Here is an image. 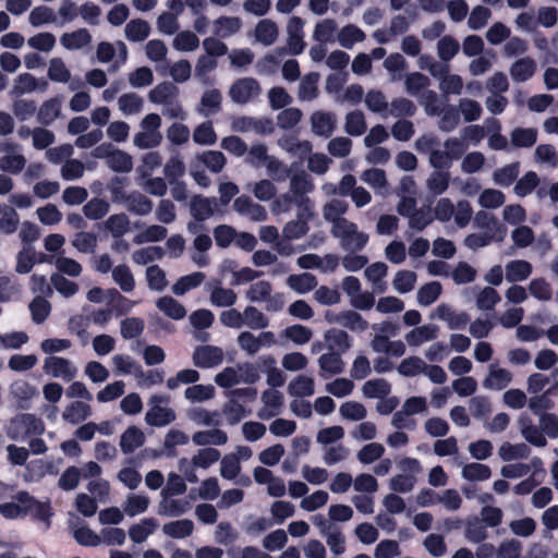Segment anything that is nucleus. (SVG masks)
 <instances>
[{
  "label": "nucleus",
  "instance_id": "f257e3e1",
  "mask_svg": "<svg viewBox=\"0 0 558 558\" xmlns=\"http://www.w3.org/2000/svg\"><path fill=\"white\" fill-rule=\"evenodd\" d=\"M314 190L315 183L308 173L303 170L294 172L290 175L288 190L272 201L271 213L283 215L295 208L301 217L314 216L315 203L310 197Z\"/></svg>",
  "mask_w": 558,
  "mask_h": 558
},
{
  "label": "nucleus",
  "instance_id": "f03ea898",
  "mask_svg": "<svg viewBox=\"0 0 558 558\" xmlns=\"http://www.w3.org/2000/svg\"><path fill=\"white\" fill-rule=\"evenodd\" d=\"M414 149L421 155H427L434 170H449L464 155L466 145L461 138L451 136L445 140L440 148L439 138L435 134L425 133L415 140Z\"/></svg>",
  "mask_w": 558,
  "mask_h": 558
},
{
  "label": "nucleus",
  "instance_id": "7ed1b4c3",
  "mask_svg": "<svg viewBox=\"0 0 558 558\" xmlns=\"http://www.w3.org/2000/svg\"><path fill=\"white\" fill-rule=\"evenodd\" d=\"M180 90L171 82H161L148 93V100L162 107V114L169 119L184 120L186 113L179 100Z\"/></svg>",
  "mask_w": 558,
  "mask_h": 558
},
{
  "label": "nucleus",
  "instance_id": "20e7f679",
  "mask_svg": "<svg viewBox=\"0 0 558 558\" xmlns=\"http://www.w3.org/2000/svg\"><path fill=\"white\" fill-rule=\"evenodd\" d=\"M169 395H153L148 400V410L145 413V423L153 427H165L177 420L175 411L169 405Z\"/></svg>",
  "mask_w": 558,
  "mask_h": 558
},
{
  "label": "nucleus",
  "instance_id": "39448f33",
  "mask_svg": "<svg viewBox=\"0 0 558 558\" xmlns=\"http://www.w3.org/2000/svg\"><path fill=\"white\" fill-rule=\"evenodd\" d=\"M330 233L339 240L340 246L348 252L362 251L369 240L368 234L361 231L357 225L349 219L331 227Z\"/></svg>",
  "mask_w": 558,
  "mask_h": 558
},
{
  "label": "nucleus",
  "instance_id": "423d86ee",
  "mask_svg": "<svg viewBox=\"0 0 558 558\" xmlns=\"http://www.w3.org/2000/svg\"><path fill=\"white\" fill-rule=\"evenodd\" d=\"M4 430L10 439L20 440L31 435L43 434L45 430V424L36 415L24 413L12 417L7 424Z\"/></svg>",
  "mask_w": 558,
  "mask_h": 558
},
{
  "label": "nucleus",
  "instance_id": "0eeeda50",
  "mask_svg": "<svg viewBox=\"0 0 558 558\" xmlns=\"http://www.w3.org/2000/svg\"><path fill=\"white\" fill-rule=\"evenodd\" d=\"M0 154V171L16 175L25 169L27 160L19 143L10 140L1 142Z\"/></svg>",
  "mask_w": 558,
  "mask_h": 558
},
{
  "label": "nucleus",
  "instance_id": "6e6552de",
  "mask_svg": "<svg viewBox=\"0 0 558 558\" xmlns=\"http://www.w3.org/2000/svg\"><path fill=\"white\" fill-rule=\"evenodd\" d=\"M262 86L254 77H241L235 80L229 87L228 96L240 106L247 105L259 98Z\"/></svg>",
  "mask_w": 558,
  "mask_h": 558
},
{
  "label": "nucleus",
  "instance_id": "1a4fd4ad",
  "mask_svg": "<svg viewBox=\"0 0 558 558\" xmlns=\"http://www.w3.org/2000/svg\"><path fill=\"white\" fill-rule=\"evenodd\" d=\"M129 50L123 41L116 44L101 41L96 48V58L100 63L112 64L109 66L110 72H117L128 60Z\"/></svg>",
  "mask_w": 558,
  "mask_h": 558
},
{
  "label": "nucleus",
  "instance_id": "9d476101",
  "mask_svg": "<svg viewBox=\"0 0 558 558\" xmlns=\"http://www.w3.org/2000/svg\"><path fill=\"white\" fill-rule=\"evenodd\" d=\"M239 348L250 356L256 355L262 348H270L277 343L272 331H262L255 336L251 331H242L236 338Z\"/></svg>",
  "mask_w": 558,
  "mask_h": 558
},
{
  "label": "nucleus",
  "instance_id": "9b49d317",
  "mask_svg": "<svg viewBox=\"0 0 558 558\" xmlns=\"http://www.w3.org/2000/svg\"><path fill=\"white\" fill-rule=\"evenodd\" d=\"M230 128L234 133H254L257 135H269L275 131L270 119L248 116L234 117Z\"/></svg>",
  "mask_w": 558,
  "mask_h": 558
},
{
  "label": "nucleus",
  "instance_id": "f8f14e48",
  "mask_svg": "<svg viewBox=\"0 0 558 558\" xmlns=\"http://www.w3.org/2000/svg\"><path fill=\"white\" fill-rule=\"evenodd\" d=\"M43 371L46 375L66 383L72 381L77 375V366L72 361L57 355H49L45 359Z\"/></svg>",
  "mask_w": 558,
  "mask_h": 558
},
{
  "label": "nucleus",
  "instance_id": "ddd939ff",
  "mask_svg": "<svg viewBox=\"0 0 558 558\" xmlns=\"http://www.w3.org/2000/svg\"><path fill=\"white\" fill-rule=\"evenodd\" d=\"M325 320L355 332H362L368 328L367 320L353 310H344L341 312L327 311Z\"/></svg>",
  "mask_w": 558,
  "mask_h": 558
},
{
  "label": "nucleus",
  "instance_id": "4468645a",
  "mask_svg": "<svg viewBox=\"0 0 558 558\" xmlns=\"http://www.w3.org/2000/svg\"><path fill=\"white\" fill-rule=\"evenodd\" d=\"M173 494H160L157 513L161 517H181L192 509V502L186 497L178 498Z\"/></svg>",
  "mask_w": 558,
  "mask_h": 558
},
{
  "label": "nucleus",
  "instance_id": "2eb2a0df",
  "mask_svg": "<svg viewBox=\"0 0 558 558\" xmlns=\"http://www.w3.org/2000/svg\"><path fill=\"white\" fill-rule=\"evenodd\" d=\"M48 88V82L44 78H37L31 73L19 74L14 81L9 95L12 98H20L23 95L33 92L45 93Z\"/></svg>",
  "mask_w": 558,
  "mask_h": 558
},
{
  "label": "nucleus",
  "instance_id": "dca6fc26",
  "mask_svg": "<svg viewBox=\"0 0 558 558\" xmlns=\"http://www.w3.org/2000/svg\"><path fill=\"white\" fill-rule=\"evenodd\" d=\"M38 397L37 388L25 379H16L9 387V398L19 409L28 410L32 400Z\"/></svg>",
  "mask_w": 558,
  "mask_h": 558
},
{
  "label": "nucleus",
  "instance_id": "f3484780",
  "mask_svg": "<svg viewBox=\"0 0 558 558\" xmlns=\"http://www.w3.org/2000/svg\"><path fill=\"white\" fill-rule=\"evenodd\" d=\"M223 357L221 348L209 344L196 347L192 355L194 365L199 368L216 367L222 363Z\"/></svg>",
  "mask_w": 558,
  "mask_h": 558
},
{
  "label": "nucleus",
  "instance_id": "a211bd4d",
  "mask_svg": "<svg viewBox=\"0 0 558 558\" xmlns=\"http://www.w3.org/2000/svg\"><path fill=\"white\" fill-rule=\"evenodd\" d=\"M262 408L257 411L260 420L268 421L278 416L283 407V395L276 389H266L260 395Z\"/></svg>",
  "mask_w": 558,
  "mask_h": 558
},
{
  "label": "nucleus",
  "instance_id": "6ab92c4d",
  "mask_svg": "<svg viewBox=\"0 0 558 558\" xmlns=\"http://www.w3.org/2000/svg\"><path fill=\"white\" fill-rule=\"evenodd\" d=\"M337 116L330 111L316 110L310 117L314 135L328 138L337 129Z\"/></svg>",
  "mask_w": 558,
  "mask_h": 558
},
{
  "label": "nucleus",
  "instance_id": "aec40b11",
  "mask_svg": "<svg viewBox=\"0 0 558 558\" xmlns=\"http://www.w3.org/2000/svg\"><path fill=\"white\" fill-rule=\"evenodd\" d=\"M304 25L305 22L300 16H292L287 24V46L291 54H301L305 49L304 41Z\"/></svg>",
  "mask_w": 558,
  "mask_h": 558
},
{
  "label": "nucleus",
  "instance_id": "412c9836",
  "mask_svg": "<svg viewBox=\"0 0 558 558\" xmlns=\"http://www.w3.org/2000/svg\"><path fill=\"white\" fill-rule=\"evenodd\" d=\"M512 379L513 375L509 369L492 363L487 366V375L484 377L482 385L487 390L500 391L508 387Z\"/></svg>",
  "mask_w": 558,
  "mask_h": 558
},
{
  "label": "nucleus",
  "instance_id": "4be33fe9",
  "mask_svg": "<svg viewBox=\"0 0 558 558\" xmlns=\"http://www.w3.org/2000/svg\"><path fill=\"white\" fill-rule=\"evenodd\" d=\"M233 209L243 217L251 221L262 222L268 217L267 210L264 206L255 203L251 197L241 195L233 202Z\"/></svg>",
  "mask_w": 558,
  "mask_h": 558
},
{
  "label": "nucleus",
  "instance_id": "5701e85b",
  "mask_svg": "<svg viewBox=\"0 0 558 558\" xmlns=\"http://www.w3.org/2000/svg\"><path fill=\"white\" fill-rule=\"evenodd\" d=\"M537 71L536 61L530 56H523L513 61L509 74L513 82L524 83L531 80Z\"/></svg>",
  "mask_w": 558,
  "mask_h": 558
},
{
  "label": "nucleus",
  "instance_id": "b1692460",
  "mask_svg": "<svg viewBox=\"0 0 558 558\" xmlns=\"http://www.w3.org/2000/svg\"><path fill=\"white\" fill-rule=\"evenodd\" d=\"M473 227L483 230L484 233H493L497 239L504 240L506 236V228L498 221L494 214L486 210L475 213Z\"/></svg>",
  "mask_w": 558,
  "mask_h": 558
},
{
  "label": "nucleus",
  "instance_id": "393cba45",
  "mask_svg": "<svg viewBox=\"0 0 558 558\" xmlns=\"http://www.w3.org/2000/svg\"><path fill=\"white\" fill-rule=\"evenodd\" d=\"M434 317L446 322L449 329H463L470 322V317L464 312H456L446 303L439 304L434 313Z\"/></svg>",
  "mask_w": 558,
  "mask_h": 558
},
{
  "label": "nucleus",
  "instance_id": "a878e982",
  "mask_svg": "<svg viewBox=\"0 0 558 558\" xmlns=\"http://www.w3.org/2000/svg\"><path fill=\"white\" fill-rule=\"evenodd\" d=\"M439 327L434 324L417 326L405 333L404 340L411 348H418L426 342L434 341L438 338Z\"/></svg>",
  "mask_w": 558,
  "mask_h": 558
},
{
  "label": "nucleus",
  "instance_id": "bb28decb",
  "mask_svg": "<svg viewBox=\"0 0 558 558\" xmlns=\"http://www.w3.org/2000/svg\"><path fill=\"white\" fill-rule=\"evenodd\" d=\"M519 428L522 437L531 445L543 448L547 445L545 435L542 433L539 425H535L531 417L522 414L518 418Z\"/></svg>",
  "mask_w": 558,
  "mask_h": 558
},
{
  "label": "nucleus",
  "instance_id": "cd10ccee",
  "mask_svg": "<svg viewBox=\"0 0 558 558\" xmlns=\"http://www.w3.org/2000/svg\"><path fill=\"white\" fill-rule=\"evenodd\" d=\"M92 407L88 402L75 400L70 402L62 411L63 422L71 425H78L92 415Z\"/></svg>",
  "mask_w": 558,
  "mask_h": 558
},
{
  "label": "nucleus",
  "instance_id": "c85d7f7f",
  "mask_svg": "<svg viewBox=\"0 0 558 558\" xmlns=\"http://www.w3.org/2000/svg\"><path fill=\"white\" fill-rule=\"evenodd\" d=\"M339 26L331 17L318 21L313 29L312 38L319 44H333L337 41Z\"/></svg>",
  "mask_w": 558,
  "mask_h": 558
},
{
  "label": "nucleus",
  "instance_id": "c756f323",
  "mask_svg": "<svg viewBox=\"0 0 558 558\" xmlns=\"http://www.w3.org/2000/svg\"><path fill=\"white\" fill-rule=\"evenodd\" d=\"M349 204L340 198H332L328 201L322 208L323 218L331 225V227L342 223L348 220L344 215L348 213Z\"/></svg>",
  "mask_w": 558,
  "mask_h": 558
},
{
  "label": "nucleus",
  "instance_id": "7c9ffc66",
  "mask_svg": "<svg viewBox=\"0 0 558 558\" xmlns=\"http://www.w3.org/2000/svg\"><path fill=\"white\" fill-rule=\"evenodd\" d=\"M324 339L329 351L343 354L352 347V339L343 329L332 328L325 332Z\"/></svg>",
  "mask_w": 558,
  "mask_h": 558
},
{
  "label": "nucleus",
  "instance_id": "2f4dec72",
  "mask_svg": "<svg viewBox=\"0 0 558 558\" xmlns=\"http://www.w3.org/2000/svg\"><path fill=\"white\" fill-rule=\"evenodd\" d=\"M533 272V266L525 259H512L505 266V277L508 282H522L527 280Z\"/></svg>",
  "mask_w": 558,
  "mask_h": 558
},
{
  "label": "nucleus",
  "instance_id": "473e14b6",
  "mask_svg": "<svg viewBox=\"0 0 558 558\" xmlns=\"http://www.w3.org/2000/svg\"><path fill=\"white\" fill-rule=\"evenodd\" d=\"M62 110V100L58 97L45 100L37 108L36 118L41 125L52 124L60 116Z\"/></svg>",
  "mask_w": 558,
  "mask_h": 558
},
{
  "label": "nucleus",
  "instance_id": "72a5a7b5",
  "mask_svg": "<svg viewBox=\"0 0 558 558\" xmlns=\"http://www.w3.org/2000/svg\"><path fill=\"white\" fill-rule=\"evenodd\" d=\"M254 37L262 45L271 46L279 37V26L270 19L260 20L255 26Z\"/></svg>",
  "mask_w": 558,
  "mask_h": 558
},
{
  "label": "nucleus",
  "instance_id": "f704fd0d",
  "mask_svg": "<svg viewBox=\"0 0 558 558\" xmlns=\"http://www.w3.org/2000/svg\"><path fill=\"white\" fill-rule=\"evenodd\" d=\"M319 375L327 378L332 375L341 374L344 369V362L341 354L335 352H327L318 359Z\"/></svg>",
  "mask_w": 558,
  "mask_h": 558
},
{
  "label": "nucleus",
  "instance_id": "c9c22d12",
  "mask_svg": "<svg viewBox=\"0 0 558 558\" xmlns=\"http://www.w3.org/2000/svg\"><path fill=\"white\" fill-rule=\"evenodd\" d=\"M146 436L137 426H129L120 437V448L125 454L134 452L145 444Z\"/></svg>",
  "mask_w": 558,
  "mask_h": 558
},
{
  "label": "nucleus",
  "instance_id": "e433bc0d",
  "mask_svg": "<svg viewBox=\"0 0 558 558\" xmlns=\"http://www.w3.org/2000/svg\"><path fill=\"white\" fill-rule=\"evenodd\" d=\"M388 267L383 262H377L364 270V276L372 283L374 293H384L387 289V284L384 281V278L387 276Z\"/></svg>",
  "mask_w": 558,
  "mask_h": 558
},
{
  "label": "nucleus",
  "instance_id": "4c0bfd02",
  "mask_svg": "<svg viewBox=\"0 0 558 558\" xmlns=\"http://www.w3.org/2000/svg\"><path fill=\"white\" fill-rule=\"evenodd\" d=\"M366 39V34L355 24H347L339 28L337 43L345 49H352L354 45L363 43Z\"/></svg>",
  "mask_w": 558,
  "mask_h": 558
},
{
  "label": "nucleus",
  "instance_id": "58836bf2",
  "mask_svg": "<svg viewBox=\"0 0 558 558\" xmlns=\"http://www.w3.org/2000/svg\"><path fill=\"white\" fill-rule=\"evenodd\" d=\"M450 173L448 170H434L425 181V187L432 196L442 195L449 187Z\"/></svg>",
  "mask_w": 558,
  "mask_h": 558
},
{
  "label": "nucleus",
  "instance_id": "ea45409f",
  "mask_svg": "<svg viewBox=\"0 0 558 558\" xmlns=\"http://www.w3.org/2000/svg\"><path fill=\"white\" fill-rule=\"evenodd\" d=\"M361 180L380 195H384L388 192L389 183L386 172L383 169H366L361 173Z\"/></svg>",
  "mask_w": 558,
  "mask_h": 558
},
{
  "label": "nucleus",
  "instance_id": "a19ab883",
  "mask_svg": "<svg viewBox=\"0 0 558 558\" xmlns=\"http://www.w3.org/2000/svg\"><path fill=\"white\" fill-rule=\"evenodd\" d=\"M242 26L243 22L238 16H220L214 21L213 32L217 37L228 38L239 33Z\"/></svg>",
  "mask_w": 558,
  "mask_h": 558
},
{
  "label": "nucleus",
  "instance_id": "79ce46f5",
  "mask_svg": "<svg viewBox=\"0 0 558 558\" xmlns=\"http://www.w3.org/2000/svg\"><path fill=\"white\" fill-rule=\"evenodd\" d=\"M228 434L219 428L198 430L192 436L196 446H223L228 442Z\"/></svg>",
  "mask_w": 558,
  "mask_h": 558
},
{
  "label": "nucleus",
  "instance_id": "37998d69",
  "mask_svg": "<svg viewBox=\"0 0 558 558\" xmlns=\"http://www.w3.org/2000/svg\"><path fill=\"white\" fill-rule=\"evenodd\" d=\"M416 113L415 104L405 97L393 98L388 102V110L386 111V118L392 117L399 119L411 118Z\"/></svg>",
  "mask_w": 558,
  "mask_h": 558
},
{
  "label": "nucleus",
  "instance_id": "c03bdc74",
  "mask_svg": "<svg viewBox=\"0 0 558 558\" xmlns=\"http://www.w3.org/2000/svg\"><path fill=\"white\" fill-rule=\"evenodd\" d=\"M151 27L143 19H133L124 27V37L131 43H141L148 38Z\"/></svg>",
  "mask_w": 558,
  "mask_h": 558
},
{
  "label": "nucleus",
  "instance_id": "a18cd8bd",
  "mask_svg": "<svg viewBox=\"0 0 558 558\" xmlns=\"http://www.w3.org/2000/svg\"><path fill=\"white\" fill-rule=\"evenodd\" d=\"M92 43V35L86 28H80L71 33H64L60 37V44L66 50H80Z\"/></svg>",
  "mask_w": 558,
  "mask_h": 558
},
{
  "label": "nucleus",
  "instance_id": "49530a36",
  "mask_svg": "<svg viewBox=\"0 0 558 558\" xmlns=\"http://www.w3.org/2000/svg\"><path fill=\"white\" fill-rule=\"evenodd\" d=\"M216 201L214 198L194 196L191 199L190 211L197 221H204L214 215Z\"/></svg>",
  "mask_w": 558,
  "mask_h": 558
},
{
  "label": "nucleus",
  "instance_id": "de8ad7c7",
  "mask_svg": "<svg viewBox=\"0 0 558 558\" xmlns=\"http://www.w3.org/2000/svg\"><path fill=\"white\" fill-rule=\"evenodd\" d=\"M157 308L173 320H181L186 316V308L172 296L165 295L156 301Z\"/></svg>",
  "mask_w": 558,
  "mask_h": 558
},
{
  "label": "nucleus",
  "instance_id": "09e8293b",
  "mask_svg": "<svg viewBox=\"0 0 558 558\" xmlns=\"http://www.w3.org/2000/svg\"><path fill=\"white\" fill-rule=\"evenodd\" d=\"M125 209L136 216H148L154 208L153 201L138 191H132Z\"/></svg>",
  "mask_w": 558,
  "mask_h": 558
},
{
  "label": "nucleus",
  "instance_id": "8fccbe9b",
  "mask_svg": "<svg viewBox=\"0 0 558 558\" xmlns=\"http://www.w3.org/2000/svg\"><path fill=\"white\" fill-rule=\"evenodd\" d=\"M161 530L166 536L181 539L192 535L194 523L190 519H180L163 524Z\"/></svg>",
  "mask_w": 558,
  "mask_h": 558
},
{
  "label": "nucleus",
  "instance_id": "3c124183",
  "mask_svg": "<svg viewBox=\"0 0 558 558\" xmlns=\"http://www.w3.org/2000/svg\"><path fill=\"white\" fill-rule=\"evenodd\" d=\"M430 80L428 76L421 72H412L404 77V89L413 97L418 98L422 93L429 90Z\"/></svg>",
  "mask_w": 558,
  "mask_h": 558
},
{
  "label": "nucleus",
  "instance_id": "603ef678",
  "mask_svg": "<svg viewBox=\"0 0 558 558\" xmlns=\"http://www.w3.org/2000/svg\"><path fill=\"white\" fill-rule=\"evenodd\" d=\"M113 282L125 293L135 289V278L131 268L125 264H119L112 268Z\"/></svg>",
  "mask_w": 558,
  "mask_h": 558
},
{
  "label": "nucleus",
  "instance_id": "864d4df0",
  "mask_svg": "<svg viewBox=\"0 0 558 558\" xmlns=\"http://www.w3.org/2000/svg\"><path fill=\"white\" fill-rule=\"evenodd\" d=\"M537 141V130L534 128H515L510 133V145L514 148H530Z\"/></svg>",
  "mask_w": 558,
  "mask_h": 558
},
{
  "label": "nucleus",
  "instance_id": "5fc2aeb1",
  "mask_svg": "<svg viewBox=\"0 0 558 558\" xmlns=\"http://www.w3.org/2000/svg\"><path fill=\"white\" fill-rule=\"evenodd\" d=\"M318 73H308L300 82L298 97L301 101H312L318 97Z\"/></svg>",
  "mask_w": 558,
  "mask_h": 558
},
{
  "label": "nucleus",
  "instance_id": "6e6d98bb",
  "mask_svg": "<svg viewBox=\"0 0 558 558\" xmlns=\"http://www.w3.org/2000/svg\"><path fill=\"white\" fill-rule=\"evenodd\" d=\"M222 95L217 88L207 89L203 93L198 112L205 117L218 112L221 108Z\"/></svg>",
  "mask_w": 558,
  "mask_h": 558
},
{
  "label": "nucleus",
  "instance_id": "4d7b16f0",
  "mask_svg": "<svg viewBox=\"0 0 558 558\" xmlns=\"http://www.w3.org/2000/svg\"><path fill=\"white\" fill-rule=\"evenodd\" d=\"M460 50V43L451 35L440 37L436 44V52L441 62L451 61Z\"/></svg>",
  "mask_w": 558,
  "mask_h": 558
},
{
  "label": "nucleus",
  "instance_id": "13d9d810",
  "mask_svg": "<svg viewBox=\"0 0 558 558\" xmlns=\"http://www.w3.org/2000/svg\"><path fill=\"white\" fill-rule=\"evenodd\" d=\"M20 225L17 211L8 205L0 204V234H13Z\"/></svg>",
  "mask_w": 558,
  "mask_h": 558
},
{
  "label": "nucleus",
  "instance_id": "bf43d9fd",
  "mask_svg": "<svg viewBox=\"0 0 558 558\" xmlns=\"http://www.w3.org/2000/svg\"><path fill=\"white\" fill-rule=\"evenodd\" d=\"M150 498L145 494H130L123 502V511L129 517H135L147 511Z\"/></svg>",
  "mask_w": 558,
  "mask_h": 558
},
{
  "label": "nucleus",
  "instance_id": "052dcab7",
  "mask_svg": "<svg viewBox=\"0 0 558 558\" xmlns=\"http://www.w3.org/2000/svg\"><path fill=\"white\" fill-rule=\"evenodd\" d=\"M313 216H303L296 214V218L288 221L282 228V235L287 240H298L308 231V219Z\"/></svg>",
  "mask_w": 558,
  "mask_h": 558
},
{
  "label": "nucleus",
  "instance_id": "680f3d73",
  "mask_svg": "<svg viewBox=\"0 0 558 558\" xmlns=\"http://www.w3.org/2000/svg\"><path fill=\"white\" fill-rule=\"evenodd\" d=\"M315 392V383L312 377L299 375L288 385V393L292 397H311Z\"/></svg>",
  "mask_w": 558,
  "mask_h": 558
},
{
  "label": "nucleus",
  "instance_id": "e2e57ef3",
  "mask_svg": "<svg viewBox=\"0 0 558 558\" xmlns=\"http://www.w3.org/2000/svg\"><path fill=\"white\" fill-rule=\"evenodd\" d=\"M439 118L437 126L440 132L450 133L454 131L460 124V114L457 107L447 105L441 108V113L437 114Z\"/></svg>",
  "mask_w": 558,
  "mask_h": 558
},
{
  "label": "nucleus",
  "instance_id": "0e129e2a",
  "mask_svg": "<svg viewBox=\"0 0 558 558\" xmlns=\"http://www.w3.org/2000/svg\"><path fill=\"white\" fill-rule=\"evenodd\" d=\"M287 284L295 292L305 294L316 288L317 279L313 274L310 272L290 275L287 278Z\"/></svg>",
  "mask_w": 558,
  "mask_h": 558
},
{
  "label": "nucleus",
  "instance_id": "69168bd1",
  "mask_svg": "<svg viewBox=\"0 0 558 558\" xmlns=\"http://www.w3.org/2000/svg\"><path fill=\"white\" fill-rule=\"evenodd\" d=\"M209 300L214 306L231 307L236 303L238 295L232 289L217 284L210 290Z\"/></svg>",
  "mask_w": 558,
  "mask_h": 558
},
{
  "label": "nucleus",
  "instance_id": "338daca9",
  "mask_svg": "<svg viewBox=\"0 0 558 558\" xmlns=\"http://www.w3.org/2000/svg\"><path fill=\"white\" fill-rule=\"evenodd\" d=\"M47 77L52 82L66 84L71 80V71L61 58L54 57L49 60Z\"/></svg>",
  "mask_w": 558,
  "mask_h": 558
},
{
  "label": "nucleus",
  "instance_id": "774afa93",
  "mask_svg": "<svg viewBox=\"0 0 558 558\" xmlns=\"http://www.w3.org/2000/svg\"><path fill=\"white\" fill-rule=\"evenodd\" d=\"M119 110L124 116H134L142 112L144 99L135 93H125L118 98Z\"/></svg>",
  "mask_w": 558,
  "mask_h": 558
}]
</instances>
